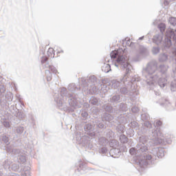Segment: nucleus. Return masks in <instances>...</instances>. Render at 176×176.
<instances>
[{
    "label": "nucleus",
    "mask_w": 176,
    "mask_h": 176,
    "mask_svg": "<svg viewBox=\"0 0 176 176\" xmlns=\"http://www.w3.org/2000/svg\"><path fill=\"white\" fill-rule=\"evenodd\" d=\"M131 126H133L134 127H137V126H138V123L133 121V122H131Z\"/></svg>",
    "instance_id": "35"
},
{
    "label": "nucleus",
    "mask_w": 176,
    "mask_h": 176,
    "mask_svg": "<svg viewBox=\"0 0 176 176\" xmlns=\"http://www.w3.org/2000/svg\"><path fill=\"white\" fill-rule=\"evenodd\" d=\"M89 102L92 104V105H98V99L94 96H92L89 100Z\"/></svg>",
    "instance_id": "14"
},
{
    "label": "nucleus",
    "mask_w": 176,
    "mask_h": 176,
    "mask_svg": "<svg viewBox=\"0 0 176 176\" xmlns=\"http://www.w3.org/2000/svg\"><path fill=\"white\" fill-rule=\"evenodd\" d=\"M87 130H90V128L89 126H87Z\"/></svg>",
    "instance_id": "50"
},
{
    "label": "nucleus",
    "mask_w": 176,
    "mask_h": 176,
    "mask_svg": "<svg viewBox=\"0 0 176 176\" xmlns=\"http://www.w3.org/2000/svg\"><path fill=\"white\" fill-rule=\"evenodd\" d=\"M110 146L113 148L110 150V153H114V155L120 153V150L119 149V142L115 140H111L110 142Z\"/></svg>",
    "instance_id": "5"
},
{
    "label": "nucleus",
    "mask_w": 176,
    "mask_h": 176,
    "mask_svg": "<svg viewBox=\"0 0 176 176\" xmlns=\"http://www.w3.org/2000/svg\"><path fill=\"white\" fill-rule=\"evenodd\" d=\"M45 74L47 75V82H50L52 80V73H50V70H45Z\"/></svg>",
    "instance_id": "20"
},
{
    "label": "nucleus",
    "mask_w": 176,
    "mask_h": 176,
    "mask_svg": "<svg viewBox=\"0 0 176 176\" xmlns=\"http://www.w3.org/2000/svg\"><path fill=\"white\" fill-rule=\"evenodd\" d=\"M68 89L69 91H74V90H75V84L69 85Z\"/></svg>",
    "instance_id": "29"
},
{
    "label": "nucleus",
    "mask_w": 176,
    "mask_h": 176,
    "mask_svg": "<svg viewBox=\"0 0 176 176\" xmlns=\"http://www.w3.org/2000/svg\"><path fill=\"white\" fill-rule=\"evenodd\" d=\"M156 126H162V121L158 120L155 122Z\"/></svg>",
    "instance_id": "38"
},
{
    "label": "nucleus",
    "mask_w": 176,
    "mask_h": 176,
    "mask_svg": "<svg viewBox=\"0 0 176 176\" xmlns=\"http://www.w3.org/2000/svg\"><path fill=\"white\" fill-rule=\"evenodd\" d=\"M92 78H93V79H94V80H96V77H94V76H92Z\"/></svg>",
    "instance_id": "48"
},
{
    "label": "nucleus",
    "mask_w": 176,
    "mask_h": 176,
    "mask_svg": "<svg viewBox=\"0 0 176 176\" xmlns=\"http://www.w3.org/2000/svg\"><path fill=\"white\" fill-rule=\"evenodd\" d=\"M152 135L153 137V140H162V138H160V136L162 135V133L160 132H157L156 130L152 132Z\"/></svg>",
    "instance_id": "11"
},
{
    "label": "nucleus",
    "mask_w": 176,
    "mask_h": 176,
    "mask_svg": "<svg viewBox=\"0 0 176 176\" xmlns=\"http://www.w3.org/2000/svg\"><path fill=\"white\" fill-rule=\"evenodd\" d=\"M116 85H119L118 81H117V82H116Z\"/></svg>",
    "instance_id": "49"
},
{
    "label": "nucleus",
    "mask_w": 176,
    "mask_h": 176,
    "mask_svg": "<svg viewBox=\"0 0 176 176\" xmlns=\"http://www.w3.org/2000/svg\"><path fill=\"white\" fill-rule=\"evenodd\" d=\"M152 53L153 54H158V53H160V48L159 47H153Z\"/></svg>",
    "instance_id": "21"
},
{
    "label": "nucleus",
    "mask_w": 176,
    "mask_h": 176,
    "mask_svg": "<svg viewBox=\"0 0 176 176\" xmlns=\"http://www.w3.org/2000/svg\"><path fill=\"white\" fill-rule=\"evenodd\" d=\"M158 28L160 30V34H163L164 31H166V24L165 23H160L158 25Z\"/></svg>",
    "instance_id": "16"
},
{
    "label": "nucleus",
    "mask_w": 176,
    "mask_h": 176,
    "mask_svg": "<svg viewBox=\"0 0 176 176\" xmlns=\"http://www.w3.org/2000/svg\"><path fill=\"white\" fill-rule=\"evenodd\" d=\"M129 153H131V155H134V153H135V155H138V156H140V155H138V153H137V148H132L129 150Z\"/></svg>",
    "instance_id": "26"
},
{
    "label": "nucleus",
    "mask_w": 176,
    "mask_h": 176,
    "mask_svg": "<svg viewBox=\"0 0 176 176\" xmlns=\"http://www.w3.org/2000/svg\"><path fill=\"white\" fill-rule=\"evenodd\" d=\"M157 62L155 60L149 62L146 66L143 68V75L146 76V82L147 85L151 87V89L155 87V85H156V82H157L160 76V74H157Z\"/></svg>",
    "instance_id": "2"
},
{
    "label": "nucleus",
    "mask_w": 176,
    "mask_h": 176,
    "mask_svg": "<svg viewBox=\"0 0 176 176\" xmlns=\"http://www.w3.org/2000/svg\"><path fill=\"white\" fill-rule=\"evenodd\" d=\"M53 52H54V50H53V48H50V49L48 50L47 53H48V54H49V53H53Z\"/></svg>",
    "instance_id": "40"
},
{
    "label": "nucleus",
    "mask_w": 176,
    "mask_h": 176,
    "mask_svg": "<svg viewBox=\"0 0 176 176\" xmlns=\"http://www.w3.org/2000/svg\"><path fill=\"white\" fill-rule=\"evenodd\" d=\"M23 131H24V127L19 126L16 128L17 134H22Z\"/></svg>",
    "instance_id": "25"
},
{
    "label": "nucleus",
    "mask_w": 176,
    "mask_h": 176,
    "mask_svg": "<svg viewBox=\"0 0 176 176\" xmlns=\"http://www.w3.org/2000/svg\"><path fill=\"white\" fill-rule=\"evenodd\" d=\"M12 153L17 155L18 160H19V162L21 163H25V155L21 153V151L19 149H14L12 150Z\"/></svg>",
    "instance_id": "7"
},
{
    "label": "nucleus",
    "mask_w": 176,
    "mask_h": 176,
    "mask_svg": "<svg viewBox=\"0 0 176 176\" xmlns=\"http://www.w3.org/2000/svg\"><path fill=\"white\" fill-rule=\"evenodd\" d=\"M12 167L13 168H14L15 167V168H14V170H19V165H16V164H12Z\"/></svg>",
    "instance_id": "39"
},
{
    "label": "nucleus",
    "mask_w": 176,
    "mask_h": 176,
    "mask_svg": "<svg viewBox=\"0 0 176 176\" xmlns=\"http://www.w3.org/2000/svg\"><path fill=\"white\" fill-rule=\"evenodd\" d=\"M2 141H3L6 145H9V144H10V142H9V137H8L6 135H3Z\"/></svg>",
    "instance_id": "19"
},
{
    "label": "nucleus",
    "mask_w": 176,
    "mask_h": 176,
    "mask_svg": "<svg viewBox=\"0 0 176 176\" xmlns=\"http://www.w3.org/2000/svg\"><path fill=\"white\" fill-rule=\"evenodd\" d=\"M168 60V55L167 54H161L159 56V61L160 63H164Z\"/></svg>",
    "instance_id": "10"
},
{
    "label": "nucleus",
    "mask_w": 176,
    "mask_h": 176,
    "mask_svg": "<svg viewBox=\"0 0 176 176\" xmlns=\"http://www.w3.org/2000/svg\"><path fill=\"white\" fill-rule=\"evenodd\" d=\"M142 118H144V114H142Z\"/></svg>",
    "instance_id": "51"
},
{
    "label": "nucleus",
    "mask_w": 176,
    "mask_h": 176,
    "mask_svg": "<svg viewBox=\"0 0 176 176\" xmlns=\"http://www.w3.org/2000/svg\"><path fill=\"white\" fill-rule=\"evenodd\" d=\"M3 175V173H2V172H0V176Z\"/></svg>",
    "instance_id": "47"
},
{
    "label": "nucleus",
    "mask_w": 176,
    "mask_h": 176,
    "mask_svg": "<svg viewBox=\"0 0 176 176\" xmlns=\"http://www.w3.org/2000/svg\"><path fill=\"white\" fill-rule=\"evenodd\" d=\"M82 118H87V112H84L81 113Z\"/></svg>",
    "instance_id": "37"
},
{
    "label": "nucleus",
    "mask_w": 176,
    "mask_h": 176,
    "mask_svg": "<svg viewBox=\"0 0 176 176\" xmlns=\"http://www.w3.org/2000/svg\"><path fill=\"white\" fill-rule=\"evenodd\" d=\"M106 116H107L106 118V120H107V122H109L111 120H113V116H112L111 114L109 113H107L106 114Z\"/></svg>",
    "instance_id": "28"
},
{
    "label": "nucleus",
    "mask_w": 176,
    "mask_h": 176,
    "mask_svg": "<svg viewBox=\"0 0 176 176\" xmlns=\"http://www.w3.org/2000/svg\"><path fill=\"white\" fill-rule=\"evenodd\" d=\"M111 102H119L120 101V96L116 95L112 97V98L110 99Z\"/></svg>",
    "instance_id": "15"
},
{
    "label": "nucleus",
    "mask_w": 176,
    "mask_h": 176,
    "mask_svg": "<svg viewBox=\"0 0 176 176\" xmlns=\"http://www.w3.org/2000/svg\"><path fill=\"white\" fill-rule=\"evenodd\" d=\"M104 123L102 122H97L96 123V127H98V129H104Z\"/></svg>",
    "instance_id": "30"
},
{
    "label": "nucleus",
    "mask_w": 176,
    "mask_h": 176,
    "mask_svg": "<svg viewBox=\"0 0 176 176\" xmlns=\"http://www.w3.org/2000/svg\"><path fill=\"white\" fill-rule=\"evenodd\" d=\"M3 124L5 127H10V124L8 121H4Z\"/></svg>",
    "instance_id": "32"
},
{
    "label": "nucleus",
    "mask_w": 176,
    "mask_h": 176,
    "mask_svg": "<svg viewBox=\"0 0 176 176\" xmlns=\"http://www.w3.org/2000/svg\"><path fill=\"white\" fill-rule=\"evenodd\" d=\"M123 53L124 52L122 49H119L118 50L113 51L110 54V56L111 58H116V63H115V65L117 67H120L122 69H126V74L121 80V84L125 85V87L120 88V93L121 94H127L129 93V86H131V79L129 78V74L131 72V69H133V67L130 64V62H129V58L126 56H122Z\"/></svg>",
    "instance_id": "1"
},
{
    "label": "nucleus",
    "mask_w": 176,
    "mask_h": 176,
    "mask_svg": "<svg viewBox=\"0 0 176 176\" xmlns=\"http://www.w3.org/2000/svg\"><path fill=\"white\" fill-rule=\"evenodd\" d=\"M140 53L141 54H144V53H146V49L144 47H140Z\"/></svg>",
    "instance_id": "31"
},
{
    "label": "nucleus",
    "mask_w": 176,
    "mask_h": 176,
    "mask_svg": "<svg viewBox=\"0 0 176 176\" xmlns=\"http://www.w3.org/2000/svg\"><path fill=\"white\" fill-rule=\"evenodd\" d=\"M31 168L29 166H25L22 171V175L21 176H30V170Z\"/></svg>",
    "instance_id": "12"
},
{
    "label": "nucleus",
    "mask_w": 176,
    "mask_h": 176,
    "mask_svg": "<svg viewBox=\"0 0 176 176\" xmlns=\"http://www.w3.org/2000/svg\"><path fill=\"white\" fill-rule=\"evenodd\" d=\"M157 155L158 157H163L164 156V151L163 149H158V151H157Z\"/></svg>",
    "instance_id": "23"
},
{
    "label": "nucleus",
    "mask_w": 176,
    "mask_h": 176,
    "mask_svg": "<svg viewBox=\"0 0 176 176\" xmlns=\"http://www.w3.org/2000/svg\"><path fill=\"white\" fill-rule=\"evenodd\" d=\"M164 5H168V1L167 0H165L164 1Z\"/></svg>",
    "instance_id": "43"
},
{
    "label": "nucleus",
    "mask_w": 176,
    "mask_h": 176,
    "mask_svg": "<svg viewBox=\"0 0 176 176\" xmlns=\"http://www.w3.org/2000/svg\"><path fill=\"white\" fill-rule=\"evenodd\" d=\"M160 72L157 73L160 74V76L158 78V85L161 89H163V87H166V85H167V71L168 70V66L166 65H161L159 67ZM162 76L160 77V76Z\"/></svg>",
    "instance_id": "3"
},
{
    "label": "nucleus",
    "mask_w": 176,
    "mask_h": 176,
    "mask_svg": "<svg viewBox=\"0 0 176 176\" xmlns=\"http://www.w3.org/2000/svg\"><path fill=\"white\" fill-rule=\"evenodd\" d=\"M102 153H105L107 152V148L105 147L102 148Z\"/></svg>",
    "instance_id": "41"
},
{
    "label": "nucleus",
    "mask_w": 176,
    "mask_h": 176,
    "mask_svg": "<svg viewBox=\"0 0 176 176\" xmlns=\"http://www.w3.org/2000/svg\"><path fill=\"white\" fill-rule=\"evenodd\" d=\"M171 91H176V80H173L170 84Z\"/></svg>",
    "instance_id": "18"
},
{
    "label": "nucleus",
    "mask_w": 176,
    "mask_h": 176,
    "mask_svg": "<svg viewBox=\"0 0 176 176\" xmlns=\"http://www.w3.org/2000/svg\"><path fill=\"white\" fill-rule=\"evenodd\" d=\"M142 39H144V36H142V37L139 38V41H142Z\"/></svg>",
    "instance_id": "44"
},
{
    "label": "nucleus",
    "mask_w": 176,
    "mask_h": 176,
    "mask_svg": "<svg viewBox=\"0 0 176 176\" xmlns=\"http://www.w3.org/2000/svg\"><path fill=\"white\" fill-rule=\"evenodd\" d=\"M60 96L62 97H65V98H67H67H69V104H70V105H72V107H79V100H78V99L74 98L72 94H67V89H65V87L61 88Z\"/></svg>",
    "instance_id": "4"
},
{
    "label": "nucleus",
    "mask_w": 176,
    "mask_h": 176,
    "mask_svg": "<svg viewBox=\"0 0 176 176\" xmlns=\"http://www.w3.org/2000/svg\"><path fill=\"white\" fill-rule=\"evenodd\" d=\"M41 64L44 68H50V69H51L52 72H53L54 74H57V69L54 67L50 66L49 65V63H47V57H45L42 59Z\"/></svg>",
    "instance_id": "6"
},
{
    "label": "nucleus",
    "mask_w": 176,
    "mask_h": 176,
    "mask_svg": "<svg viewBox=\"0 0 176 176\" xmlns=\"http://www.w3.org/2000/svg\"><path fill=\"white\" fill-rule=\"evenodd\" d=\"M152 159V155H147L146 156V160H151Z\"/></svg>",
    "instance_id": "36"
},
{
    "label": "nucleus",
    "mask_w": 176,
    "mask_h": 176,
    "mask_svg": "<svg viewBox=\"0 0 176 176\" xmlns=\"http://www.w3.org/2000/svg\"><path fill=\"white\" fill-rule=\"evenodd\" d=\"M5 87L2 85H0V92L1 93H5Z\"/></svg>",
    "instance_id": "33"
},
{
    "label": "nucleus",
    "mask_w": 176,
    "mask_h": 176,
    "mask_svg": "<svg viewBox=\"0 0 176 176\" xmlns=\"http://www.w3.org/2000/svg\"><path fill=\"white\" fill-rule=\"evenodd\" d=\"M85 129H86V126H85Z\"/></svg>",
    "instance_id": "52"
},
{
    "label": "nucleus",
    "mask_w": 176,
    "mask_h": 176,
    "mask_svg": "<svg viewBox=\"0 0 176 176\" xmlns=\"http://www.w3.org/2000/svg\"><path fill=\"white\" fill-rule=\"evenodd\" d=\"M99 141L102 145H104V144L108 142V140L105 139V138H100Z\"/></svg>",
    "instance_id": "24"
},
{
    "label": "nucleus",
    "mask_w": 176,
    "mask_h": 176,
    "mask_svg": "<svg viewBox=\"0 0 176 176\" xmlns=\"http://www.w3.org/2000/svg\"><path fill=\"white\" fill-rule=\"evenodd\" d=\"M133 45H134V43H131V44H130V45L129 46H133Z\"/></svg>",
    "instance_id": "46"
},
{
    "label": "nucleus",
    "mask_w": 176,
    "mask_h": 176,
    "mask_svg": "<svg viewBox=\"0 0 176 176\" xmlns=\"http://www.w3.org/2000/svg\"><path fill=\"white\" fill-rule=\"evenodd\" d=\"M120 140L121 142H122V144L127 143V137H126V135H121L120 136Z\"/></svg>",
    "instance_id": "22"
},
{
    "label": "nucleus",
    "mask_w": 176,
    "mask_h": 176,
    "mask_svg": "<svg viewBox=\"0 0 176 176\" xmlns=\"http://www.w3.org/2000/svg\"><path fill=\"white\" fill-rule=\"evenodd\" d=\"M163 36H164V34H155L153 38V43H155V45H162V43L163 42Z\"/></svg>",
    "instance_id": "8"
},
{
    "label": "nucleus",
    "mask_w": 176,
    "mask_h": 176,
    "mask_svg": "<svg viewBox=\"0 0 176 176\" xmlns=\"http://www.w3.org/2000/svg\"><path fill=\"white\" fill-rule=\"evenodd\" d=\"M146 151H148V147H146L145 143L140 142L136 146V152L138 153H142Z\"/></svg>",
    "instance_id": "9"
},
{
    "label": "nucleus",
    "mask_w": 176,
    "mask_h": 176,
    "mask_svg": "<svg viewBox=\"0 0 176 176\" xmlns=\"http://www.w3.org/2000/svg\"><path fill=\"white\" fill-rule=\"evenodd\" d=\"M10 176H20L16 173H12Z\"/></svg>",
    "instance_id": "42"
},
{
    "label": "nucleus",
    "mask_w": 176,
    "mask_h": 176,
    "mask_svg": "<svg viewBox=\"0 0 176 176\" xmlns=\"http://www.w3.org/2000/svg\"><path fill=\"white\" fill-rule=\"evenodd\" d=\"M144 126H145V127H147V129H152V124H151V122H149L148 121L144 122Z\"/></svg>",
    "instance_id": "27"
},
{
    "label": "nucleus",
    "mask_w": 176,
    "mask_h": 176,
    "mask_svg": "<svg viewBox=\"0 0 176 176\" xmlns=\"http://www.w3.org/2000/svg\"><path fill=\"white\" fill-rule=\"evenodd\" d=\"M168 23L170 24V25H173V27H175L176 25V18L175 17H170L168 19Z\"/></svg>",
    "instance_id": "17"
},
{
    "label": "nucleus",
    "mask_w": 176,
    "mask_h": 176,
    "mask_svg": "<svg viewBox=\"0 0 176 176\" xmlns=\"http://www.w3.org/2000/svg\"><path fill=\"white\" fill-rule=\"evenodd\" d=\"M132 112H133L134 113H135V112H138V111H140V109H138V107H133L131 109Z\"/></svg>",
    "instance_id": "34"
},
{
    "label": "nucleus",
    "mask_w": 176,
    "mask_h": 176,
    "mask_svg": "<svg viewBox=\"0 0 176 176\" xmlns=\"http://www.w3.org/2000/svg\"><path fill=\"white\" fill-rule=\"evenodd\" d=\"M155 95H156V96H157V95L160 96L159 92H155Z\"/></svg>",
    "instance_id": "45"
},
{
    "label": "nucleus",
    "mask_w": 176,
    "mask_h": 176,
    "mask_svg": "<svg viewBox=\"0 0 176 176\" xmlns=\"http://www.w3.org/2000/svg\"><path fill=\"white\" fill-rule=\"evenodd\" d=\"M102 71L103 72H105V74H108V72H109V71H111V65H109V64H104L102 67Z\"/></svg>",
    "instance_id": "13"
}]
</instances>
